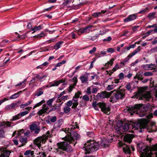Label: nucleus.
Listing matches in <instances>:
<instances>
[{
	"instance_id": "obj_40",
	"label": "nucleus",
	"mask_w": 157,
	"mask_h": 157,
	"mask_svg": "<svg viewBox=\"0 0 157 157\" xmlns=\"http://www.w3.org/2000/svg\"><path fill=\"white\" fill-rule=\"evenodd\" d=\"M107 31H108L107 29H105L104 27H102L101 28V30L100 31V33L99 34L103 35L105 34Z\"/></svg>"
},
{
	"instance_id": "obj_21",
	"label": "nucleus",
	"mask_w": 157,
	"mask_h": 157,
	"mask_svg": "<svg viewBox=\"0 0 157 157\" xmlns=\"http://www.w3.org/2000/svg\"><path fill=\"white\" fill-rule=\"evenodd\" d=\"M72 80L74 82V83L71 84L68 87V90L69 92L71 91L74 88H75V86L78 82L77 79L76 77H74L72 79Z\"/></svg>"
},
{
	"instance_id": "obj_31",
	"label": "nucleus",
	"mask_w": 157,
	"mask_h": 157,
	"mask_svg": "<svg viewBox=\"0 0 157 157\" xmlns=\"http://www.w3.org/2000/svg\"><path fill=\"white\" fill-rule=\"evenodd\" d=\"M27 139L26 137H21L19 139L20 141L22 143L21 146H22L25 145V144L27 143Z\"/></svg>"
},
{
	"instance_id": "obj_38",
	"label": "nucleus",
	"mask_w": 157,
	"mask_h": 157,
	"mask_svg": "<svg viewBox=\"0 0 157 157\" xmlns=\"http://www.w3.org/2000/svg\"><path fill=\"white\" fill-rule=\"evenodd\" d=\"M45 102L44 100H42L41 101L36 103L33 107V109L41 106L42 104Z\"/></svg>"
},
{
	"instance_id": "obj_9",
	"label": "nucleus",
	"mask_w": 157,
	"mask_h": 157,
	"mask_svg": "<svg viewBox=\"0 0 157 157\" xmlns=\"http://www.w3.org/2000/svg\"><path fill=\"white\" fill-rule=\"evenodd\" d=\"M140 157H152L151 155L153 154L148 147L144 149Z\"/></svg>"
},
{
	"instance_id": "obj_8",
	"label": "nucleus",
	"mask_w": 157,
	"mask_h": 157,
	"mask_svg": "<svg viewBox=\"0 0 157 157\" xmlns=\"http://www.w3.org/2000/svg\"><path fill=\"white\" fill-rule=\"evenodd\" d=\"M13 152L12 150L6 149V148H0V157H9L10 154Z\"/></svg>"
},
{
	"instance_id": "obj_48",
	"label": "nucleus",
	"mask_w": 157,
	"mask_h": 157,
	"mask_svg": "<svg viewBox=\"0 0 157 157\" xmlns=\"http://www.w3.org/2000/svg\"><path fill=\"white\" fill-rule=\"evenodd\" d=\"M20 92H18L17 93H15L11 96L10 98H17L19 97Z\"/></svg>"
},
{
	"instance_id": "obj_43",
	"label": "nucleus",
	"mask_w": 157,
	"mask_h": 157,
	"mask_svg": "<svg viewBox=\"0 0 157 157\" xmlns=\"http://www.w3.org/2000/svg\"><path fill=\"white\" fill-rule=\"evenodd\" d=\"M2 123L5 125V124L8 127H10L11 126V124L13 123V122H10L9 121H4L2 122Z\"/></svg>"
},
{
	"instance_id": "obj_57",
	"label": "nucleus",
	"mask_w": 157,
	"mask_h": 157,
	"mask_svg": "<svg viewBox=\"0 0 157 157\" xmlns=\"http://www.w3.org/2000/svg\"><path fill=\"white\" fill-rule=\"evenodd\" d=\"M149 10L148 8H146L145 9L141 11L138 12L139 13H143L147 12Z\"/></svg>"
},
{
	"instance_id": "obj_51",
	"label": "nucleus",
	"mask_w": 157,
	"mask_h": 157,
	"mask_svg": "<svg viewBox=\"0 0 157 157\" xmlns=\"http://www.w3.org/2000/svg\"><path fill=\"white\" fill-rule=\"evenodd\" d=\"M6 109L7 110H11L13 109H14L12 104V103L11 104L7 105L6 107Z\"/></svg>"
},
{
	"instance_id": "obj_22",
	"label": "nucleus",
	"mask_w": 157,
	"mask_h": 157,
	"mask_svg": "<svg viewBox=\"0 0 157 157\" xmlns=\"http://www.w3.org/2000/svg\"><path fill=\"white\" fill-rule=\"evenodd\" d=\"M63 122L62 119H59L57 122H56L54 125V128L58 129L60 128Z\"/></svg>"
},
{
	"instance_id": "obj_60",
	"label": "nucleus",
	"mask_w": 157,
	"mask_h": 157,
	"mask_svg": "<svg viewBox=\"0 0 157 157\" xmlns=\"http://www.w3.org/2000/svg\"><path fill=\"white\" fill-rule=\"evenodd\" d=\"M45 34L44 33H41L39 34L37 36V37L38 38H40L43 37L45 36Z\"/></svg>"
},
{
	"instance_id": "obj_11",
	"label": "nucleus",
	"mask_w": 157,
	"mask_h": 157,
	"mask_svg": "<svg viewBox=\"0 0 157 157\" xmlns=\"http://www.w3.org/2000/svg\"><path fill=\"white\" fill-rule=\"evenodd\" d=\"M115 91V90H114L110 92H108L105 91H102L100 93H98L96 96L97 98H108L110 97L112 94Z\"/></svg>"
},
{
	"instance_id": "obj_2",
	"label": "nucleus",
	"mask_w": 157,
	"mask_h": 157,
	"mask_svg": "<svg viewBox=\"0 0 157 157\" xmlns=\"http://www.w3.org/2000/svg\"><path fill=\"white\" fill-rule=\"evenodd\" d=\"M135 124H137L132 123L131 122L129 123H124L123 124V122L122 121H119L116 124V126L117 128H116V130L118 134L121 135L124 132H128L133 133V131L130 130L131 129H134L135 128H137Z\"/></svg>"
},
{
	"instance_id": "obj_45",
	"label": "nucleus",
	"mask_w": 157,
	"mask_h": 157,
	"mask_svg": "<svg viewBox=\"0 0 157 157\" xmlns=\"http://www.w3.org/2000/svg\"><path fill=\"white\" fill-rule=\"evenodd\" d=\"M32 102V101H29L28 102L26 103L22 104L20 105V107L21 108H24L25 106H27L29 105H30Z\"/></svg>"
},
{
	"instance_id": "obj_14",
	"label": "nucleus",
	"mask_w": 157,
	"mask_h": 157,
	"mask_svg": "<svg viewBox=\"0 0 157 157\" xmlns=\"http://www.w3.org/2000/svg\"><path fill=\"white\" fill-rule=\"evenodd\" d=\"M127 108V110L130 113L131 115H132L133 113L137 114V104L133 106H129Z\"/></svg>"
},
{
	"instance_id": "obj_37",
	"label": "nucleus",
	"mask_w": 157,
	"mask_h": 157,
	"mask_svg": "<svg viewBox=\"0 0 157 157\" xmlns=\"http://www.w3.org/2000/svg\"><path fill=\"white\" fill-rule=\"evenodd\" d=\"M114 59H111L109 61H108V63L105 64V67L107 68L108 67H110L112 65L113 63V62L114 61Z\"/></svg>"
},
{
	"instance_id": "obj_13",
	"label": "nucleus",
	"mask_w": 157,
	"mask_h": 157,
	"mask_svg": "<svg viewBox=\"0 0 157 157\" xmlns=\"http://www.w3.org/2000/svg\"><path fill=\"white\" fill-rule=\"evenodd\" d=\"M119 145L120 147H123V152L126 154H130L131 150L129 145L125 144L122 142H119Z\"/></svg>"
},
{
	"instance_id": "obj_50",
	"label": "nucleus",
	"mask_w": 157,
	"mask_h": 157,
	"mask_svg": "<svg viewBox=\"0 0 157 157\" xmlns=\"http://www.w3.org/2000/svg\"><path fill=\"white\" fill-rule=\"evenodd\" d=\"M87 135L90 137H93L94 136V133L93 132H87Z\"/></svg>"
},
{
	"instance_id": "obj_54",
	"label": "nucleus",
	"mask_w": 157,
	"mask_h": 157,
	"mask_svg": "<svg viewBox=\"0 0 157 157\" xmlns=\"http://www.w3.org/2000/svg\"><path fill=\"white\" fill-rule=\"evenodd\" d=\"M5 132L4 130H0V139L1 138H4L5 136Z\"/></svg>"
},
{
	"instance_id": "obj_16",
	"label": "nucleus",
	"mask_w": 157,
	"mask_h": 157,
	"mask_svg": "<svg viewBox=\"0 0 157 157\" xmlns=\"http://www.w3.org/2000/svg\"><path fill=\"white\" fill-rule=\"evenodd\" d=\"M93 26L92 25H89L85 28L80 29L78 30V32L81 33H89L90 32H92L91 30Z\"/></svg>"
},
{
	"instance_id": "obj_63",
	"label": "nucleus",
	"mask_w": 157,
	"mask_h": 157,
	"mask_svg": "<svg viewBox=\"0 0 157 157\" xmlns=\"http://www.w3.org/2000/svg\"><path fill=\"white\" fill-rule=\"evenodd\" d=\"M29 113V112L28 111H25L24 112H22L20 114V116H21V117H23L26 114H28Z\"/></svg>"
},
{
	"instance_id": "obj_23",
	"label": "nucleus",
	"mask_w": 157,
	"mask_h": 157,
	"mask_svg": "<svg viewBox=\"0 0 157 157\" xmlns=\"http://www.w3.org/2000/svg\"><path fill=\"white\" fill-rule=\"evenodd\" d=\"M124 92L122 90H121L117 91L115 95L116 98H122L124 96Z\"/></svg>"
},
{
	"instance_id": "obj_49",
	"label": "nucleus",
	"mask_w": 157,
	"mask_h": 157,
	"mask_svg": "<svg viewBox=\"0 0 157 157\" xmlns=\"http://www.w3.org/2000/svg\"><path fill=\"white\" fill-rule=\"evenodd\" d=\"M149 147L150 148L152 152V151H157V144L153 145L151 148L150 147Z\"/></svg>"
},
{
	"instance_id": "obj_17",
	"label": "nucleus",
	"mask_w": 157,
	"mask_h": 157,
	"mask_svg": "<svg viewBox=\"0 0 157 157\" xmlns=\"http://www.w3.org/2000/svg\"><path fill=\"white\" fill-rule=\"evenodd\" d=\"M72 104H73V105L71 108L72 109H75L76 108L77 105H78L77 99H72V101H68L67 103V106L69 107L71 106Z\"/></svg>"
},
{
	"instance_id": "obj_7",
	"label": "nucleus",
	"mask_w": 157,
	"mask_h": 157,
	"mask_svg": "<svg viewBox=\"0 0 157 157\" xmlns=\"http://www.w3.org/2000/svg\"><path fill=\"white\" fill-rule=\"evenodd\" d=\"M98 105L101 108V111L104 113L109 114L108 113L110 111V108L106 104L103 102H100L98 103Z\"/></svg>"
},
{
	"instance_id": "obj_5",
	"label": "nucleus",
	"mask_w": 157,
	"mask_h": 157,
	"mask_svg": "<svg viewBox=\"0 0 157 157\" xmlns=\"http://www.w3.org/2000/svg\"><path fill=\"white\" fill-rule=\"evenodd\" d=\"M148 110V107L145 105L138 104V114L139 117H142L146 116V112Z\"/></svg>"
},
{
	"instance_id": "obj_39",
	"label": "nucleus",
	"mask_w": 157,
	"mask_h": 157,
	"mask_svg": "<svg viewBox=\"0 0 157 157\" xmlns=\"http://www.w3.org/2000/svg\"><path fill=\"white\" fill-rule=\"evenodd\" d=\"M26 37V34H24L21 35H19L18 36L16 40H19L21 39H25Z\"/></svg>"
},
{
	"instance_id": "obj_33",
	"label": "nucleus",
	"mask_w": 157,
	"mask_h": 157,
	"mask_svg": "<svg viewBox=\"0 0 157 157\" xmlns=\"http://www.w3.org/2000/svg\"><path fill=\"white\" fill-rule=\"evenodd\" d=\"M156 14V12L150 13L148 14L147 17L150 19L156 18L157 17Z\"/></svg>"
},
{
	"instance_id": "obj_32",
	"label": "nucleus",
	"mask_w": 157,
	"mask_h": 157,
	"mask_svg": "<svg viewBox=\"0 0 157 157\" xmlns=\"http://www.w3.org/2000/svg\"><path fill=\"white\" fill-rule=\"evenodd\" d=\"M112 84L109 85L107 87L106 89L107 90L110 91L113 89L116 86V85L114 84L113 82H112Z\"/></svg>"
},
{
	"instance_id": "obj_18",
	"label": "nucleus",
	"mask_w": 157,
	"mask_h": 157,
	"mask_svg": "<svg viewBox=\"0 0 157 157\" xmlns=\"http://www.w3.org/2000/svg\"><path fill=\"white\" fill-rule=\"evenodd\" d=\"M134 137L133 134H127L125 135L124 138V141L130 144L132 141V139Z\"/></svg>"
},
{
	"instance_id": "obj_58",
	"label": "nucleus",
	"mask_w": 157,
	"mask_h": 157,
	"mask_svg": "<svg viewBox=\"0 0 157 157\" xmlns=\"http://www.w3.org/2000/svg\"><path fill=\"white\" fill-rule=\"evenodd\" d=\"M118 76L119 79L120 80H122L124 78V74L122 72L120 73L119 74Z\"/></svg>"
},
{
	"instance_id": "obj_35",
	"label": "nucleus",
	"mask_w": 157,
	"mask_h": 157,
	"mask_svg": "<svg viewBox=\"0 0 157 157\" xmlns=\"http://www.w3.org/2000/svg\"><path fill=\"white\" fill-rule=\"evenodd\" d=\"M154 67V65L151 64H150L146 65L144 66L143 67L145 70H147V68L152 70L153 69Z\"/></svg>"
},
{
	"instance_id": "obj_44",
	"label": "nucleus",
	"mask_w": 157,
	"mask_h": 157,
	"mask_svg": "<svg viewBox=\"0 0 157 157\" xmlns=\"http://www.w3.org/2000/svg\"><path fill=\"white\" fill-rule=\"evenodd\" d=\"M125 88L127 90L130 91H131L132 90V89L131 88V85L130 83H128L126 84L125 86Z\"/></svg>"
},
{
	"instance_id": "obj_15",
	"label": "nucleus",
	"mask_w": 157,
	"mask_h": 157,
	"mask_svg": "<svg viewBox=\"0 0 157 157\" xmlns=\"http://www.w3.org/2000/svg\"><path fill=\"white\" fill-rule=\"evenodd\" d=\"M150 120L145 118L138 119V124L143 128H145L147 125Z\"/></svg>"
},
{
	"instance_id": "obj_42",
	"label": "nucleus",
	"mask_w": 157,
	"mask_h": 157,
	"mask_svg": "<svg viewBox=\"0 0 157 157\" xmlns=\"http://www.w3.org/2000/svg\"><path fill=\"white\" fill-rule=\"evenodd\" d=\"M21 118V116L20 114H17V115L13 116L11 120L12 121L16 120H17L20 119Z\"/></svg>"
},
{
	"instance_id": "obj_3",
	"label": "nucleus",
	"mask_w": 157,
	"mask_h": 157,
	"mask_svg": "<svg viewBox=\"0 0 157 157\" xmlns=\"http://www.w3.org/2000/svg\"><path fill=\"white\" fill-rule=\"evenodd\" d=\"M84 147L85 148V154H90V153L97 151L99 147V143L94 141V140H90L84 144Z\"/></svg>"
},
{
	"instance_id": "obj_27",
	"label": "nucleus",
	"mask_w": 157,
	"mask_h": 157,
	"mask_svg": "<svg viewBox=\"0 0 157 157\" xmlns=\"http://www.w3.org/2000/svg\"><path fill=\"white\" fill-rule=\"evenodd\" d=\"M82 83H87L88 79V76H86L84 75L80 76L79 78Z\"/></svg>"
},
{
	"instance_id": "obj_10",
	"label": "nucleus",
	"mask_w": 157,
	"mask_h": 157,
	"mask_svg": "<svg viewBox=\"0 0 157 157\" xmlns=\"http://www.w3.org/2000/svg\"><path fill=\"white\" fill-rule=\"evenodd\" d=\"M61 83H62V85L63 86H66L68 82L66 78H63L61 79L53 82L51 86H58Z\"/></svg>"
},
{
	"instance_id": "obj_53",
	"label": "nucleus",
	"mask_w": 157,
	"mask_h": 157,
	"mask_svg": "<svg viewBox=\"0 0 157 157\" xmlns=\"http://www.w3.org/2000/svg\"><path fill=\"white\" fill-rule=\"evenodd\" d=\"M153 75V73L149 71L146 72L144 73V75L145 76H152Z\"/></svg>"
},
{
	"instance_id": "obj_4",
	"label": "nucleus",
	"mask_w": 157,
	"mask_h": 157,
	"mask_svg": "<svg viewBox=\"0 0 157 157\" xmlns=\"http://www.w3.org/2000/svg\"><path fill=\"white\" fill-rule=\"evenodd\" d=\"M48 136H46L45 135L39 136L34 140V144L40 149L41 145V143H42L43 144L45 143L48 139Z\"/></svg>"
},
{
	"instance_id": "obj_41",
	"label": "nucleus",
	"mask_w": 157,
	"mask_h": 157,
	"mask_svg": "<svg viewBox=\"0 0 157 157\" xmlns=\"http://www.w3.org/2000/svg\"><path fill=\"white\" fill-rule=\"evenodd\" d=\"M12 105L13 106V107L14 109H15L16 108L18 107L21 104V102L20 101H18L17 102H15L13 103H12Z\"/></svg>"
},
{
	"instance_id": "obj_56",
	"label": "nucleus",
	"mask_w": 157,
	"mask_h": 157,
	"mask_svg": "<svg viewBox=\"0 0 157 157\" xmlns=\"http://www.w3.org/2000/svg\"><path fill=\"white\" fill-rule=\"evenodd\" d=\"M137 52V51L136 50L135 51L132 52L131 54H129L128 56V57H129L131 58L132 56H134L135 54H136Z\"/></svg>"
},
{
	"instance_id": "obj_25",
	"label": "nucleus",
	"mask_w": 157,
	"mask_h": 157,
	"mask_svg": "<svg viewBox=\"0 0 157 157\" xmlns=\"http://www.w3.org/2000/svg\"><path fill=\"white\" fill-rule=\"evenodd\" d=\"M106 12V10H102L101 12H97L93 13L92 16L94 17H97L102 16V14Z\"/></svg>"
},
{
	"instance_id": "obj_29",
	"label": "nucleus",
	"mask_w": 157,
	"mask_h": 157,
	"mask_svg": "<svg viewBox=\"0 0 157 157\" xmlns=\"http://www.w3.org/2000/svg\"><path fill=\"white\" fill-rule=\"evenodd\" d=\"M44 27V26L43 24H41L38 26H35L33 28L31 29V30L34 31V32H35L42 29Z\"/></svg>"
},
{
	"instance_id": "obj_30",
	"label": "nucleus",
	"mask_w": 157,
	"mask_h": 157,
	"mask_svg": "<svg viewBox=\"0 0 157 157\" xmlns=\"http://www.w3.org/2000/svg\"><path fill=\"white\" fill-rule=\"evenodd\" d=\"M63 103V102L61 103H59L58 104H56L54 105L53 106L52 108L49 110V112H49L51 111H55L57 109L58 107L61 105Z\"/></svg>"
},
{
	"instance_id": "obj_64",
	"label": "nucleus",
	"mask_w": 157,
	"mask_h": 157,
	"mask_svg": "<svg viewBox=\"0 0 157 157\" xmlns=\"http://www.w3.org/2000/svg\"><path fill=\"white\" fill-rule=\"evenodd\" d=\"M96 48L95 47H94L91 50L89 51V53L90 54H92L94 53V52L96 51Z\"/></svg>"
},
{
	"instance_id": "obj_55",
	"label": "nucleus",
	"mask_w": 157,
	"mask_h": 157,
	"mask_svg": "<svg viewBox=\"0 0 157 157\" xmlns=\"http://www.w3.org/2000/svg\"><path fill=\"white\" fill-rule=\"evenodd\" d=\"M118 68H119V65L118 64H117L112 69V71H113V72H112V74L113 73V72L117 70Z\"/></svg>"
},
{
	"instance_id": "obj_46",
	"label": "nucleus",
	"mask_w": 157,
	"mask_h": 157,
	"mask_svg": "<svg viewBox=\"0 0 157 157\" xmlns=\"http://www.w3.org/2000/svg\"><path fill=\"white\" fill-rule=\"evenodd\" d=\"M71 110V108L67 106H65L63 108L64 112L65 113H68Z\"/></svg>"
},
{
	"instance_id": "obj_47",
	"label": "nucleus",
	"mask_w": 157,
	"mask_h": 157,
	"mask_svg": "<svg viewBox=\"0 0 157 157\" xmlns=\"http://www.w3.org/2000/svg\"><path fill=\"white\" fill-rule=\"evenodd\" d=\"M81 95V92L79 91H78L75 94V95L73 97V98H78L79 97L81 98V97L80 96V95Z\"/></svg>"
},
{
	"instance_id": "obj_36",
	"label": "nucleus",
	"mask_w": 157,
	"mask_h": 157,
	"mask_svg": "<svg viewBox=\"0 0 157 157\" xmlns=\"http://www.w3.org/2000/svg\"><path fill=\"white\" fill-rule=\"evenodd\" d=\"M47 111V108H44V109H41L37 112V114L39 115H42L46 113Z\"/></svg>"
},
{
	"instance_id": "obj_34",
	"label": "nucleus",
	"mask_w": 157,
	"mask_h": 157,
	"mask_svg": "<svg viewBox=\"0 0 157 157\" xmlns=\"http://www.w3.org/2000/svg\"><path fill=\"white\" fill-rule=\"evenodd\" d=\"M63 42L60 41L58 42L56 44L54 45V48L57 50L59 49L61 47V45L63 44Z\"/></svg>"
},
{
	"instance_id": "obj_26",
	"label": "nucleus",
	"mask_w": 157,
	"mask_h": 157,
	"mask_svg": "<svg viewBox=\"0 0 157 157\" xmlns=\"http://www.w3.org/2000/svg\"><path fill=\"white\" fill-rule=\"evenodd\" d=\"M34 154V151L31 150H26L24 153L25 155L28 156V157H31L33 156Z\"/></svg>"
},
{
	"instance_id": "obj_52",
	"label": "nucleus",
	"mask_w": 157,
	"mask_h": 157,
	"mask_svg": "<svg viewBox=\"0 0 157 157\" xmlns=\"http://www.w3.org/2000/svg\"><path fill=\"white\" fill-rule=\"evenodd\" d=\"M54 101V99H50L47 102V104L50 106L52 105V103Z\"/></svg>"
},
{
	"instance_id": "obj_62",
	"label": "nucleus",
	"mask_w": 157,
	"mask_h": 157,
	"mask_svg": "<svg viewBox=\"0 0 157 157\" xmlns=\"http://www.w3.org/2000/svg\"><path fill=\"white\" fill-rule=\"evenodd\" d=\"M136 46V43L134 44H133L130 45L129 46L127 47L126 48V49L127 50H129L131 48H133Z\"/></svg>"
},
{
	"instance_id": "obj_24",
	"label": "nucleus",
	"mask_w": 157,
	"mask_h": 157,
	"mask_svg": "<svg viewBox=\"0 0 157 157\" xmlns=\"http://www.w3.org/2000/svg\"><path fill=\"white\" fill-rule=\"evenodd\" d=\"M36 78H37L40 82L42 81L43 79H45L47 77L46 75L44 74L43 73L36 74Z\"/></svg>"
},
{
	"instance_id": "obj_20",
	"label": "nucleus",
	"mask_w": 157,
	"mask_h": 157,
	"mask_svg": "<svg viewBox=\"0 0 157 157\" xmlns=\"http://www.w3.org/2000/svg\"><path fill=\"white\" fill-rule=\"evenodd\" d=\"M137 15L135 14H133L129 15L127 17L124 18V22H128L136 19Z\"/></svg>"
},
{
	"instance_id": "obj_19",
	"label": "nucleus",
	"mask_w": 157,
	"mask_h": 157,
	"mask_svg": "<svg viewBox=\"0 0 157 157\" xmlns=\"http://www.w3.org/2000/svg\"><path fill=\"white\" fill-rule=\"evenodd\" d=\"M56 120L57 118L56 116L51 117L50 116H48L47 117L45 121L47 123L51 124V123L55 122L56 121Z\"/></svg>"
},
{
	"instance_id": "obj_28",
	"label": "nucleus",
	"mask_w": 157,
	"mask_h": 157,
	"mask_svg": "<svg viewBox=\"0 0 157 157\" xmlns=\"http://www.w3.org/2000/svg\"><path fill=\"white\" fill-rule=\"evenodd\" d=\"M74 2V0H64V2H63V5L64 6H66L68 7H71L72 6L70 5V3Z\"/></svg>"
},
{
	"instance_id": "obj_12",
	"label": "nucleus",
	"mask_w": 157,
	"mask_h": 157,
	"mask_svg": "<svg viewBox=\"0 0 157 157\" xmlns=\"http://www.w3.org/2000/svg\"><path fill=\"white\" fill-rule=\"evenodd\" d=\"M140 93L142 94L144 98H150L151 94L150 91H146L144 88H141L138 89V93ZM139 93H138V95Z\"/></svg>"
},
{
	"instance_id": "obj_61",
	"label": "nucleus",
	"mask_w": 157,
	"mask_h": 157,
	"mask_svg": "<svg viewBox=\"0 0 157 157\" xmlns=\"http://www.w3.org/2000/svg\"><path fill=\"white\" fill-rule=\"evenodd\" d=\"M126 71H127L128 72V74L126 76V77L128 78H130L132 76V74L130 73V70L129 69L127 70ZM125 77H126V76H125Z\"/></svg>"
},
{
	"instance_id": "obj_1",
	"label": "nucleus",
	"mask_w": 157,
	"mask_h": 157,
	"mask_svg": "<svg viewBox=\"0 0 157 157\" xmlns=\"http://www.w3.org/2000/svg\"><path fill=\"white\" fill-rule=\"evenodd\" d=\"M69 132L63 138V139L65 141L59 142L57 144V145L59 148L67 152H71L72 151V148L69 144H72L74 146L76 143H75V140H77L80 138V135L78 132L73 131Z\"/></svg>"
},
{
	"instance_id": "obj_59",
	"label": "nucleus",
	"mask_w": 157,
	"mask_h": 157,
	"mask_svg": "<svg viewBox=\"0 0 157 157\" xmlns=\"http://www.w3.org/2000/svg\"><path fill=\"white\" fill-rule=\"evenodd\" d=\"M5 127V125L2 122L0 123V130H4Z\"/></svg>"
},
{
	"instance_id": "obj_6",
	"label": "nucleus",
	"mask_w": 157,
	"mask_h": 157,
	"mask_svg": "<svg viewBox=\"0 0 157 157\" xmlns=\"http://www.w3.org/2000/svg\"><path fill=\"white\" fill-rule=\"evenodd\" d=\"M29 129L31 132H34V134L36 136L40 131V127L36 123H33L29 126Z\"/></svg>"
}]
</instances>
